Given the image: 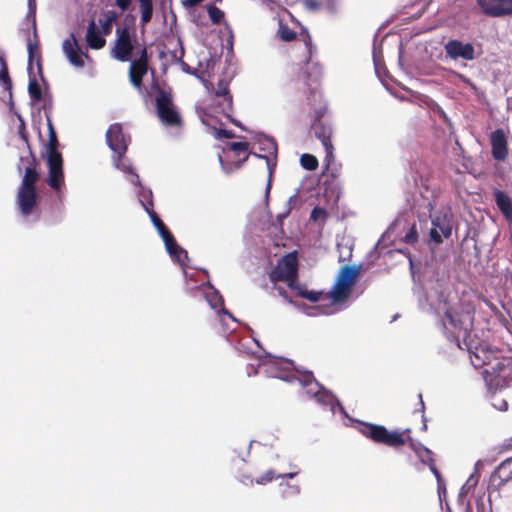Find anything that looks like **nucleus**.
<instances>
[{
    "label": "nucleus",
    "mask_w": 512,
    "mask_h": 512,
    "mask_svg": "<svg viewBox=\"0 0 512 512\" xmlns=\"http://www.w3.org/2000/svg\"><path fill=\"white\" fill-rule=\"evenodd\" d=\"M28 92L34 102L42 100V90L35 77L29 79Z\"/></svg>",
    "instance_id": "7c9ffc66"
},
{
    "label": "nucleus",
    "mask_w": 512,
    "mask_h": 512,
    "mask_svg": "<svg viewBox=\"0 0 512 512\" xmlns=\"http://www.w3.org/2000/svg\"><path fill=\"white\" fill-rule=\"evenodd\" d=\"M351 292L352 291L349 288L336 281L332 291L330 292V299L333 303H341L349 298Z\"/></svg>",
    "instance_id": "a878e982"
},
{
    "label": "nucleus",
    "mask_w": 512,
    "mask_h": 512,
    "mask_svg": "<svg viewBox=\"0 0 512 512\" xmlns=\"http://www.w3.org/2000/svg\"><path fill=\"white\" fill-rule=\"evenodd\" d=\"M85 39L88 47L94 50H99L106 44V40L101 35L99 29L96 27L94 20L89 22Z\"/></svg>",
    "instance_id": "4be33fe9"
},
{
    "label": "nucleus",
    "mask_w": 512,
    "mask_h": 512,
    "mask_svg": "<svg viewBox=\"0 0 512 512\" xmlns=\"http://www.w3.org/2000/svg\"><path fill=\"white\" fill-rule=\"evenodd\" d=\"M301 385L307 389V393L313 395L319 402H326L329 397L325 390H322L321 385L314 378L312 372H307L299 379Z\"/></svg>",
    "instance_id": "aec40b11"
},
{
    "label": "nucleus",
    "mask_w": 512,
    "mask_h": 512,
    "mask_svg": "<svg viewBox=\"0 0 512 512\" xmlns=\"http://www.w3.org/2000/svg\"><path fill=\"white\" fill-rule=\"evenodd\" d=\"M211 99L216 112L224 114L230 122L241 127L240 123L231 117L233 112V96L230 93L229 82L226 79H220L217 87L211 92Z\"/></svg>",
    "instance_id": "1a4fd4ad"
},
{
    "label": "nucleus",
    "mask_w": 512,
    "mask_h": 512,
    "mask_svg": "<svg viewBox=\"0 0 512 512\" xmlns=\"http://www.w3.org/2000/svg\"><path fill=\"white\" fill-rule=\"evenodd\" d=\"M262 143L265 147H261V150H266L269 154L277 153V144L272 138H265Z\"/></svg>",
    "instance_id": "79ce46f5"
},
{
    "label": "nucleus",
    "mask_w": 512,
    "mask_h": 512,
    "mask_svg": "<svg viewBox=\"0 0 512 512\" xmlns=\"http://www.w3.org/2000/svg\"><path fill=\"white\" fill-rule=\"evenodd\" d=\"M285 216H286L285 214H282V215H279V216H278V218H279V219H282V218H284Z\"/></svg>",
    "instance_id": "e2e57ef3"
},
{
    "label": "nucleus",
    "mask_w": 512,
    "mask_h": 512,
    "mask_svg": "<svg viewBox=\"0 0 512 512\" xmlns=\"http://www.w3.org/2000/svg\"><path fill=\"white\" fill-rule=\"evenodd\" d=\"M249 155H250L249 153H248V154H246V156H245L242 160H240V161L238 162L237 166H238V167H241V166L244 164V162H246V161H247V159H248Z\"/></svg>",
    "instance_id": "13d9d810"
},
{
    "label": "nucleus",
    "mask_w": 512,
    "mask_h": 512,
    "mask_svg": "<svg viewBox=\"0 0 512 512\" xmlns=\"http://www.w3.org/2000/svg\"><path fill=\"white\" fill-rule=\"evenodd\" d=\"M53 134H56V131H55L52 121L50 119H48V136H52Z\"/></svg>",
    "instance_id": "864d4df0"
},
{
    "label": "nucleus",
    "mask_w": 512,
    "mask_h": 512,
    "mask_svg": "<svg viewBox=\"0 0 512 512\" xmlns=\"http://www.w3.org/2000/svg\"><path fill=\"white\" fill-rule=\"evenodd\" d=\"M419 459L423 464L427 465L428 467L433 466V464H435L434 453L427 447H424L422 449V453L421 456H419Z\"/></svg>",
    "instance_id": "4c0bfd02"
},
{
    "label": "nucleus",
    "mask_w": 512,
    "mask_h": 512,
    "mask_svg": "<svg viewBox=\"0 0 512 512\" xmlns=\"http://www.w3.org/2000/svg\"><path fill=\"white\" fill-rule=\"evenodd\" d=\"M213 129H214L215 136L218 139H221V138L232 139L235 137V134L230 130L217 129L215 127Z\"/></svg>",
    "instance_id": "37998d69"
},
{
    "label": "nucleus",
    "mask_w": 512,
    "mask_h": 512,
    "mask_svg": "<svg viewBox=\"0 0 512 512\" xmlns=\"http://www.w3.org/2000/svg\"><path fill=\"white\" fill-rule=\"evenodd\" d=\"M442 323L445 330L453 334L458 347H461L459 337L462 334L464 339H466L467 335L472 330L473 314L469 311L458 313L453 308H448L445 311Z\"/></svg>",
    "instance_id": "423d86ee"
},
{
    "label": "nucleus",
    "mask_w": 512,
    "mask_h": 512,
    "mask_svg": "<svg viewBox=\"0 0 512 512\" xmlns=\"http://www.w3.org/2000/svg\"><path fill=\"white\" fill-rule=\"evenodd\" d=\"M202 1L203 0H183L182 3L185 7L189 8L198 5Z\"/></svg>",
    "instance_id": "603ef678"
},
{
    "label": "nucleus",
    "mask_w": 512,
    "mask_h": 512,
    "mask_svg": "<svg viewBox=\"0 0 512 512\" xmlns=\"http://www.w3.org/2000/svg\"><path fill=\"white\" fill-rule=\"evenodd\" d=\"M303 36V41H304V44L305 46L307 47V50H308V53H309V57L312 56V49H313V46H312V38L310 36V34L305 31V34H301Z\"/></svg>",
    "instance_id": "49530a36"
},
{
    "label": "nucleus",
    "mask_w": 512,
    "mask_h": 512,
    "mask_svg": "<svg viewBox=\"0 0 512 512\" xmlns=\"http://www.w3.org/2000/svg\"><path fill=\"white\" fill-rule=\"evenodd\" d=\"M327 216H328V214L324 208L315 207V208H313V210L311 212L310 218L313 221H318V220L325 221L327 219Z\"/></svg>",
    "instance_id": "ea45409f"
},
{
    "label": "nucleus",
    "mask_w": 512,
    "mask_h": 512,
    "mask_svg": "<svg viewBox=\"0 0 512 512\" xmlns=\"http://www.w3.org/2000/svg\"><path fill=\"white\" fill-rule=\"evenodd\" d=\"M276 289L281 297L288 300L287 291L283 287H277Z\"/></svg>",
    "instance_id": "5fc2aeb1"
},
{
    "label": "nucleus",
    "mask_w": 512,
    "mask_h": 512,
    "mask_svg": "<svg viewBox=\"0 0 512 512\" xmlns=\"http://www.w3.org/2000/svg\"><path fill=\"white\" fill-rule=\"evenodd\" d=\"M361 274V267L356 265H346L342 267L337 281L349 288L351 291Z\"/></svg>",
    "instance_id": "412c9836"
},
{
    "label": "nucleus",
    "mask_w": 512,
    "mask_h": 512,
    "mask_svg": "<svg viewBox=\"0 0 512 512\" xmlns=\"http://www.w3.org/2000/svg\"><path fill=\"white\" fill-rule=\"evenodd\" d=\"M0 83L5 91L9 92L10 98L12 97V80L9 76V70L6 60L3 56H0Z\"/></svg>",
    "instance_id": "cd10ccee"
},
{
    "label": "nucleus",
    "mask_w": 512,
    "mask_h": 512,
    "mask_svg": "<svg viewBox=\"0 0 512 512\" xmlns=\"http://www.w3.org/2000/svg\"><path fill=\"white\" fill-rule=\"evenodd\" d=\"M499 480L498 486H503L512 481V458H508L500 463L492 474V480Z\"/></svg>",
    "instance_id": "b1692460"
},
{
    "label": "nucleus",
    "mask_w": 512,
    "mask_h": 512,
    "mask_svg": "<svg viewBox=\"0 0 512 512\" xmlns=\"http://www.w3.org/2000/svg\"><path fill=\"white\" fill-rule=\"evenodd\" d=\"M278 36L284 42H291L296 39L297 34L295 31L290 29L287 24L280 22L278 29Z\"/></svg>",
    "instance_id": "2f4dec72"
},
{
    "label": "nucleus",
    "mask_w": 512,
    "mask_h": 512,
    "mask_svg": "<svg viewBox=\"0 0 512 512\" xmlns=\"http://www.w3.org/2000/svg\"><path fill=\"white\" fill-rule=\"evenodd\" d=\"M145 210L149 214L154 227L157 229L159 235L165 243L167 252L173 257L180 265H184V261L188 259V253L185 249L180 247L170 230L166 227L164 222L158 217L153 209L148 205H144Z\"/></svg>",
    "instance_id": "6e6552de"
},
{
    "label": "nucleus",
    "mask_w": 512,
    "mask_h": 512,
    "mask_svg": "<svg viewBox=\"0 0 512 512\" xmlns=\"http://www.w3.org/2000/svg\"><path fill=\"white\" fill-rule=\"evenodd\" d=\"M357 430L374 443L383 444L394 449L409 443V446L417 454L418 457L421 456L422 449L425 447L420 443L417 444L414 442L413 438L411 437L410 428H406L402 431H389L383 425L359 421Z\"/></svg>",
    "instance_id": "f03ea898"
},
{
    "label": "nucleus",
    "mask_w": 512,
    "mask_h": 512,
    "mask_svg": "<svg viewBox=\"0 0 512 512\" xmlns=\"http://www.w3.org/2000/svg\"><path fill=\"white\" fill-rule=\"evenodd\" d=\"M252 154H253L255 157H257V158L265 159V160H266V162H267L268 167H270V160H269V158H268L267 156H263V155H261V154H257V153H252ZM269 170L271 171V168H269Z\"/></svg>",
    "instance_id": "6e6d98bb"
},
{
    "label": "nucleus",
    "mask_w": 512,
    "mask_h": 512,
    "mask_svg": "<svg viewBox=\"0 0 512 512\" xmlns=\"http://www.w3.org/2000/svg\"><path fill=\"white\" fill-rule=\"evenodd\" d=\"M492 155L495 160L504 161L508 156L507 139L502 129H496L490 135Z\"/></svg>",
    "instance_id": "6ab92c4d"
},
{
    "label": "nucleus",
    "mask_w": 512,
    "mask_h": 512,
    "mask_svg": "<svg viewBox=\"0 0 512 512\" xmlns=\"http://www.w3.org/2000/svg\"><path fill=\"white\" fill-rule=\"evenodd\" d=\"M300 492V488L299 486H290V485H287V488L283 491V495L286 497V496H289V495H292V494H299Z\"/></svg>",
    "instance_id": "09e8293b"
},
{
    "label": "nucleus",
    "mask_w": 512,
    "mask_h": 512,
    "mask_svg": "<svg viewBox=\"0 0 512 512\" xmlns=\"http://www.w3.org/2000/svg\"><path fill=\"white\" fill-rule=\"evenodd\" d=\"M452 234V220L451 216L447 213L437 215L432 219V227L430 229V240L436 244L443 242L442 236L446 239L450 238Z\"/></svg>",
    "instance_id": "ddd939ff"
},
{
    "label": "nucleus",
    "mask_w": 512,
    "mask_h": 512,
    "mask_svg": "<svg viewBox=\"0 0 512 512\" xmlns=\"http://www.w3.org/2000/svg\"><path fill=\"white\" fill-rule=\"evenodd\" d=\"M297 472L292 473H284V474H276V472L273 469L267 470L263 475L258 477L255 482L260 485H264L266 483H269L273 481L274 479L278 478H293L295 477Z\"/></svg>",
    "instance_id": "c85d7f7f"
},
{
    "label": "nucleus",
    "mask_w": 512,
    "mask_h": 512,
    "mask_svg": "<svg viewBox=\"0 0 512 512\" xmlns=\"http://www.w3.org/2000/svg\"><path fill=\"white\" fill-rule=\"evenodd\" d=\"M133 50L134 44L132 41H115L111 49V55L120 62H128Z\"/></svg>",
    "instance_id": "5701e85b"
},
{
    "label": "nucleus",
    "mask_w": 512,
    "mask_h": 512,
    "mask_svg": "<svg viewBox=\"0 0 512 512\" xmlns=\"http://www.w3.org/2000/svg\"><path fill=\"white\" fill-rule=\"evenodd\" d=\"M482 376L487 389L491 392L508 386L512 381V359H495L490 368H485L482 371Z\"/></svg>",
    "instance_id": "20e7f679"
},
{
    "label": "nucleus",
    "mask_w": 512,
    "mask_h": 512,
    "mask_svg": "<svg viewBox=\"0 0 512 512\" xmlns=\"http://www.w3.org/2000/svg\"><path fill=\"white\" fill-rule=\"evenodd\" d=\"M117 18L118 14L113 10L108 11L105 14L104 21H101L102 30L105 35H109L111 33L113 23L117 20Z\"/></svg>",
    "instance_id": "473e14b6"
},
{
    "label": "nucleus",
    "mask_w": 512,
    "mask_h": 512,
    "mask_svg": "<svg viewBox=\"0 0 512 512\" xmlns=\"http://www.w3.org/2000/svg\"><path fill=\"white\" fill-rule=\"evenodd\" d=\"M325 113V105H320L314 110V121L311 125V131L314 134V136L321 141L325 149V162L326 169L328 170L331 163L334 162V147L331 142L332 128L330 125L326 124L322 120V117L324 116Z\"/></svg>",
    "instance_id": "0eeeda50"
},
{
    "label": "nucleus",
    "mask_w": 512,
    "mask_h": 512,
    "mask_svg": "<svg viewBox=\"0 0 512 512\" xmlns=\"http://www.w3.org/2000/svg\"><path fill=\"white\" fill-rule=\"evenodd\" d=\"M495 202L498 209L505 218H512V201L503 191L496 189L494 191Z\"/></svg>",
    "instance_id": "393cba45"
},
{
    "label": "nucleus",
    "mask_w": 512,
    "mask_h": 512,
    "mask_svg": "<svg viewBox=\"0 0 512 512\" xmlns=\"http://www.w3.org/2000/svg\"><path fill=\"white\" fill-rule=\"evenodd\" d=\"M20 134H21L22 138H23L26 142H28L27 137H26V135L24 134V132H22V131H21V132H20Z\"/></svg>",
    "instance_id": "052dcab7"
},
{
    "label": "nucleus",
    "mask_w": 512,
    "mask_h": 512,
    "mask_svg": "<svg viewBox=\"0 0 512 512\" xmlns=\"http://www.w3.org/2000/svg\"><path fill=\"white\" fill-rule=\"evenodd\" d=\"M446 56L452 60L459 58L472 61L475 59V48L471 43H463L460 40L451 39L444 45Z\"/></svg>",
    "instance_id": "4468645a"
},
{
    "label": "nucleus",
    "mask_w": 512,
    "mask_h": 512,
    "mask_svg": "<svg viewBox=\"0 0 512 512\" xmlns=\"http://www.w3.org/2000/svg\"><path fill=\"white\" fill-rule=\"evenodd\" d=\"M508 408V404L506 401H503V404H501V407L499 408L500 410H507Z\"/></svg>",
    "instance_id": "bf43d9fd"
},
{
    "label": "nucleus",
    "mask_w": 512,
    "mask_h": 512,
    "mask_svg": "<svg viewBox=\"0 0 512 512\" xmlns=\"http://www.w3.org/2000/svg\"><path fill=\"white\" fill-rule=\"evenodd\" d=\"M149 70V53L144 46L140 49L138 57L131 60L128 70L129 81L134 88L141 90L143 86V78Z\"/></svg>",
    "instance_id": "9b49d317"
},
{
    "label": "nucleus",
    "mask_w": 512,
    "mask_h": 512,
    "mask_svg": "<svg viewBox=\"0 0 512 512\" xmlns=\"http://www.w3.org/2000/svg\"><path fill=\"white\" fill-rule=\"evenodd\" d=\"M285 282H287V285L289 288L293 290H297L298 295H300V290L304 288V286L300 285L298 282V276L284 279Z\"/></svg>",
    "instance_id": "c03bdc74"
},
{
    "label": "nucleus",
    "mask_w": 512,
    "mask_h": 512,
    "mask_svg": "<svg viewBox=\"0 0 512 512\" xmlns=\"http://www.w3.org/2000/svg\"><path fill=\"white\" fill-rule=\"evenodd\" d=\"M141 12L140 24L144 28L152 19L153 2L152 0H138Z\"/></svg>",
    "instance_id": "bb28decb"
},
{
    "label": "nucleus",
    "mask_w": 512,
    "mask_h": 512,
    "mask_svg": "<svg viewBox=\"0 0 512 512\" xmlns=\"http://www.w3.org/2000/svg\"><path fill=\"white\" fill-rule=\"evenodd\" d=\"M157 94L155 97V107L160 121L170 127L182 126V117L173 102L171 91H166L156 84Z\"/></svg>",
    "instance_id": "39448f33"
},
{
    "label": "nucleus",
    "mask_w": 512,
    "mask_h": 512,
    "mask_svg": "<svg viewBox=\"0 0 512 512\" xmlns=\"http://www.w3.org/2000/svg\"><path fill=\"white\" fill-rule=\"evenodd\" d=\"M202 122H203L205 125H209L208 119H206V118H203V119H202Z\"/></svg>",
    "instance_id": "680f3d73"
},
{
    "label": "nucleus",
    "mask_w": 512,
    "mask_h": 512,
    "mask_svg": "<svg viewBox=\"0 0 512 512\" xmlns=\"http://www.w3.org/2000/svg\"><path fill=\"white\" fill-rule=\"evenodd\" d=\"M322 292L318 291H310L305 287L300 290V295L302 298L309 300L310 302H318L322 296Z\"/></svg>",
    "instance_id": "e433bc0d"
},
{
    "label": "nucleus",
    "mask_w": 512,
    "mask_h": 512,
    "mask_svg": "<svg viewBox=\"0 0 512 512\" xmlns=\"http://www.w3.org/2000/svg\"><path fill=\"white\" fill-rule=\"evenodd\" d=\"M322 77V67L318 63L307 60L299 80L307 88L309 92L308 100L311 98L314 101L321 100V93L319 92L320 79Z\"/></svg>",
    "instance_id": "9d476101"
},
{
    "label": "nucleus",
    "mask_w": 512,
    "mask_h": 512,
    "mask_svg": "<svg viewBox=\"0 0 512 512\" xmlns=\"http://www.w3.org/2000/svg\"><path fill=\"white\" fill-rule=\"evenodd\" d=\"M46 162L49 169L47 184L58 191L64 184L63 158L59 151V141L57 134L48 136V142L45 144Z\"/></svg>",
    "instance_id": "7ed1b4c3"
},
{
    "label": "nucleus",
    "mask_w": 512,
    "mask_h": 512,
    "mask_svg": "<svg viewBox=\"0 0 512 512\" xmlns=\"http://www.w3.org/2000/svg\"><path fill=\"white\" fill-rule=\"evenodd\" d=\"M36 59L37 68L40 74H42L41 56L38 52V46L36 44L29 43L28 45V69H32V63Z\"/></svg>",
    "instance_id": "c756f323"
},
{
    "label": "nucleus",
    "mask_w": 512,
    "mask_h": 512,
    "mask_svg": "<svg viewBox=\"0 0 512 512\" xmlns=\"http://www.w3.org/2000/svg\"><path fill=\"white\" fill-rule=\"evenodd\" d=\"M241 482L244 483V484H253V479L249 476H244L242 479H241Z\"/></svg>",
    "instance_id": "4d7b16f0"
},
{
    "label": "nucleus",
    "mask_w": 512,
    "mask_h": 512,
    "mask_svg": "<svg viewBox=\"0 0 512 512\" xmlns=\"http://www.w3.org/2000/svg\"><path fill=\"white\" fill-rule=\"evenodd\" d=\"M419 401H420V411L422 413V417H423V425H422V430L423 431H426L427 430V424H426V420L424 419V409H425V406H424V402H423V399H422V394H419Z\"/></svg>",
    "instance_id": "8fccbe9b"
},
{
    "label": "nucleus",
    "mask_w": 512,
    "mask_h": 512,
    "mask_svg": "<svg viewBox=\"0 0 512 512\" xmlns=\"http://www.w3.org/2000/svg\"><path fill=\"white\" fill-rule=\"evenodd\" d=\"M295 276H298V257L296 252L284 255L269 275L272 282L284 281V279Z\"/></svg>",
    "instance_id": "f8f14e48"
},
{
    "label": "nucleus",
    "mask_w": 512,
    "mask_h": 512,
    "mask_svg": "<svg viewBox=\"0 0 512 512\" xmlns=\"http://www.w3.org/2000/svg\"><path fill=\"white\" fill-rule=\"evenodd\" d=\"M429 469L436 477L438 484H440V482L442 481V477L439 470L436 467V464H433V466H429Z\"/></svg>",
    "instance_id": "3c124183"
},
{
    "label": "nucleus",
    "mask_w": 512,
    "mask_h": 512,
    "mask_svg": "<svg viewBox=\"0 0 512 512\" xmlns=\"http://www.w3.org/2000/svg\"><path fill=\"white\" fill-rule=\"evenodd\" d=\"M300 163L303 168L309 171H314L318 167L317 158L314 155L308 153L302 154L300 158Z\"/></svg>",
    "instance_id": "72a5a7b5"
},
{
    "label": "nucleus",
    "mask_w": 512,
    "mask_h": 512,
    "mask_svg": "<svg viewBox=\"0 0 512 512\" xmlns=\"http://www.w3.org/2000/svg\"><path fill=\"white\" fill-rule=\"evenodd\" d=\"M132 32L133 30L129 26L118 27L115 41H132Z\"/></svg>",
    "instance_id": "c9c22d12"
},
{
    "label": "nucleus",
    "mask_w": 512,
    "mask_h": 512,
    "mask_svg": "<svg viewBox=\"0 0 512 512\" xmlns=\"http://www.w3.org/2000/svg\"><path fill=\"white\" fill-rule=\"evenodd\" d=\"M404 242L407 243V244H415L418 240V232H417V229H416V226L413 225L409 230L408 232L406 233V235L404 236Z\"/></svg>",
    "instance_id": "a19ab883"
},
{
    "label": "nucleus",
    "mask_w": 512,
    "mask_h": 512,
    "mask_svg": "<svg viewBox=\"0 0 512 512\" xmlns=\"http://www.w3.org/2000/svg\"><path fill=\"white\" fill-rule=\"evenodd\" d=\"M304 6L309 11H317L322 5L318 0H304Z\"/></svg>",
    "instance_id": "a18cd8bd"
},
{
    "label": "nucleus",
    "mask_w": 512,
    "mask_h": 512,
    "mask_svg": "<svg viewBox=\"0 0 512 512\" xmlns=\"http://www.w3.org/2000/svg\"><path fill=\"white\" fill-rule=\"evenodd\" d=\"M468 349L470 350L471 363L475 368H482L484 366L491 367L495 359H497L494 355V351L486 344H479L474 347V350H472L471 346H468Z\"/></svg>",
    "instance_id": "a211bd4d"
},
{
    "label": "nucleus",
    "mask_w": 512,
    "mask_h": 512,
    "mask_svg": "<svg viewBox=\"0 0 512 512\" xmlns=\"http://www.w3.org/2000/svg\"><path fill=\"white\" fill-rule=\"evenodd\" d=\"M249 146L248 142H232L229 145V150L236 153H247Z\"/></svg>",
    "instance_id": "58836bf2"
},
{
    "label": "nucleus",
    "mask_w": 512,
    "mask_h": 512,
    "mask_svg": "<svg viewBox=\"0 0 512 512\" xmlns=\"http://www.w3.org/2000/svg\"><path fill=\"white\" fill-rule=\"evenodd\" d=\"M207 12L213 24L218 25L224 19V12L215 5H209L207 7Z\"/></svg>",
    "instance_id": "f704fd0d"
},
{
    "label": "nucleus",
    "mask_w": 512,
    "mask_h": 512,
    "mask_svg": "<svg viewBox=\"0 0 512 512\" xmlns=\"http://www.w3.org/2000/svg\"><path fill=\"white\" fill-rule=\"evenodd\" d=\"M477 4L490 17L512 15V0H477Z\"/></svg>",
    "instance_id": "f3484780"
},
{
    "label": "nucleus",
    "mask_w": 512,
    "mask_h": 512,
    "mask_svg": "<svg viewBox=\"0 0 512 512\" xmlns=\"http://www.w3.org/2000/svg\"><path fill=\"white\" fill-rule=\"evenodd\" d=\"M106 140L109 148L114 152L116 159L119 161L127 151V143L122 126L118 123L110 125L106 132Z\"/></svg>",
    "instance_id": "dca6fc26"
},
{
    "label": "nucleus",
    "mask_w": 512,
    "mask_h": 512,
    "mask_svg": "<svg viewBox=\"0 0 512 512\" xmlns=\"http://www.w3.org/2000/svg\"><path fill=\"white\" fill-rule=\"evenodd\" d=\"M39 165V161L28 146L27 154L20 157L17 165L18 172L24 174L17 191L16 203L20 213L25 217L34 213L38 205L36 183L40 179Z\"/></svg>",
    "instance_id": "f257e3e1"
},
{
    "label": "nucleus",
    "mask_w": 512,
    "mask_h": 512,
    "mask_svg": "<svg viewBox=\"0 0 512 512\" xmlns=\"http://www.w3.org/2000/svg\"><path fill=\"white\" fill-rule=\"evenodd\" d=\"M62 48L70 64L77 68L84 67V58L89 59L88 53L81 49L73 33L64 40Z\"/></svg>",
    "instance_id": "2eb2a0df"
},
{
    "label": "nucleus",
    "mask_w": 512,
    "mask_h": 512,
    "mask_svg": "<svg viewBox=\"0 0 512 512\" xmlns=\"http://www.w3.org/2000/svg\"><path fill=\"white\" fill-rule=\"evenodd\" d=\"M132 0H115V5L121 9V11H126L130 8Z\"/></svg>",
    "instance_id": "de8ad7c7"
}]
</instances>
